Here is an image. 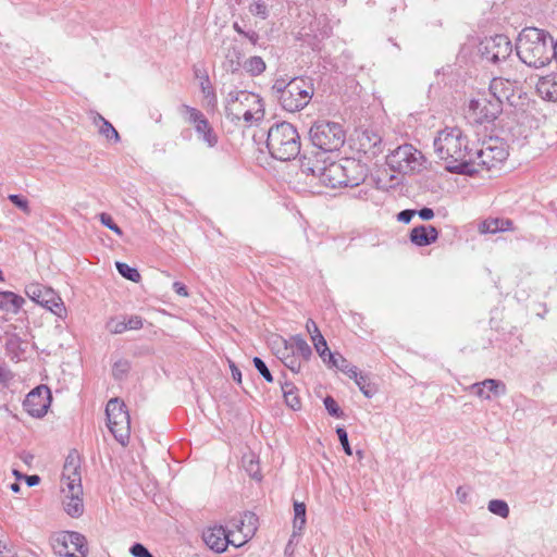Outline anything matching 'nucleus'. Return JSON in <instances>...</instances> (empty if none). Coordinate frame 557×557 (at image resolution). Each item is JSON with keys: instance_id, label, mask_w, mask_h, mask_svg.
I'll return each mask as SVG.
<instances>
[{"instance_id": "1", "label": "nucleus", "mask_w": 557, "mask_h": 557, "mask_svg": "<svg viewBox=\"0 0 557 557\" xmlns=\"http://www.w3.org/2000/svg\"><path fill=\"white\" fill-rule=\"evenodd\" d=\"M434 151L444 161L445 169L455 174L473 175L479 172L473 165V145L459 127H445L434 139Z\"/></svg>"}, {"instance_id": "2", "label": "nucleus", "mask_w": 557, "mask_h": 557, "mask_svg": "<svg viewBox=\"0 0 557 557\" xmlns=\"http://www.w3.org/2000/svg\"><path fill=\"white\" fill-rule=\"evenodd\" d=\"M516 50L525 65L534 69L544 67L557 55V39L545 29L525 27L518 36Z\"/></svg>"}, {"instance_id": "3", "label": "nucleus", "mask_w": 557, "mask_h": 557, "mask_svg": "<svg viewBox=\"0 0 557 557\" xmlns=\"http://www.w3.org/2000/svg\"><path fill=\"white\" fill-rule=\"evenodd\" d=\"M271 94L285 111L293 113L309 104L314 95V86L309 77H294L288 82L277 78L271 87Z\"/></svg>"}, {"instance_id": "4", "label": "nucleus", "mask_w": 557, "mask_h": 557, "mask_svg": "<svg viewBox=\"0 0 557 557\" xmlns=\"http://www.w3.org/2000/svg\"><path fill=\"white\" fill-rule=\"evenodd\" d=\"M265 145L270 156L278 161H290L300 154L301 143L297 128L289 122L274 123L267 131Z\"/></svg>"}, {"instance_id": "5", "label": "nucleus", "mask_w": 557, "mask_h": 557, "mask_svg": "<svg viewBox=\"0 0 557 557\" xmlns=\"http://www.w3.org/2000/svg\"><path fill=\"white\" fill-rule=\"evenodd\" d=\"M345 131L339 123L331 121H317L309 129V139L320 153L339 150L345 144Z\"/></svg>"}, {"instance_id": "6", "label": "nucleus", "mask_w": 557, "mask_h": 557, "mask_svg": "<svg viewBox=\"0 0 557 557\" xmlns=\"http://www.w3.org/2000/svg\"><path fill=\"white\" fill-rule=\"evenodd\" d=\"M106 417L114 438L126 446L131 435V418L124 401L117 397L111 398L106 406Z\"/></svg>"}, {"instance_id": "7", "label": "nucleus", "mask_w": 557, "mask_h": 557, "mask_svg": "<svg viewBox=\"0 0 557 557\" xmlns=\"http://www.w3.org/2000/svg\"><path fill=\"white\" fill-rule=\"evenodd\" d=\"M478 51L482 61L499 64L511 55L512 45L506 35H495L482 39Z\"/></svg>"}, {"instance_id": "8", "label": "nucleus", "mask_w": 557, "mask_h": 557, "mask_svg": "<svg viewBox=\"0 0 557 557\" xmlns=\"http://www.w3.org/2000/svg\"><path fill=\"white\" fill-rule=\"evenodd\" d=\"M421 159V152L412 145L406 144L392 151L386 158V163L395 172L409 174L419 170Z\"/></svg>"}, {"instance_id": "9", "label": "nucleus", "mask_w": 557, "mask_h": 557, "mask_svg": "<svg viewBox=\"0 0 557 557\" xmlns=\"http://www.w3.org/2000/svg\"><path fill=\"white\" fill-rule=\"evenodd\" d=\"M53 552L62 557H86V537L75 531H66L52 540Z\"/></svg>"}, {"instance_id": "10", "label": "nucleus", "mask_w": 557, "mask_h": 557, "mask_svg": "<svg viewBox=\"0 0 557 557\" xmlns=\"http://www.w3.org/2000/svg\"><path fill=\"white\" fill-rule=\"evenodd\" d=\"M508 152L502 143L490 139L483 143L481 147H473V165L478 166L479 172L483 169L491 170L505 161Z\"/></svg>"}, {"instance_id": "11", "label": "nucleus", "mask_w": 557, "mask_h": 557, "mask_svg": "<svg viewBox=\"0 0 557 557\" xmlns=\"http://www.w3.org/2000/svg\"><path fill=\"white\" fill-rule=\"evenodd\" d=\"M469 112L476 124L492 123L503 112V104L488 92L472 99L469 103Z\"/></svg>"}, {"instance_id": "12", "label": "nucleus", "mask_w": 557, "mask_h": 557, "mask_svg": "<svg viewBox=\"0 0 557 557\" xmlns=\"http://www.w3.org/2000/svg\"><path fill=\"white\" fill-rule=\"evenodd\" d=\"M263 99L247 90L230 91L226 97L225 115L231 122H238L245 109L262 103Z\"/></svg>"}, {"instance_id": "13", "label": "nucleus", "mask_w": 557, "mask_h": 557, "mask_svg": "<svg viewBox=\"0 0 557 557\" xmlns=\"http://www.w3.org/2000/svg\"><path fill=\"white\" fill-rule=\"evenodd\" d=\"M52 401L51 392L48 386L39 385L33 388L23 401L24 410L34 418H42Z\"/></svg>"}, {"instance_id": "14", "label": "nucleus", "mask_w": 557, "mask_h": 557, "mask_svg": "<svg viewBox=\"0 0 557 557\" xmlns=\"http://www.w3.org/2000/svg\"><path fill=\"white\" fill-rule=\"evenodd\" d=\"M233 533L231 531H227L222 525H214L206 529L203 531L202 537L206 543V545L216 552V553H223L226 550L228 545H234L236 547L242 546L245 542L236 543L231 536Z\"/></svg>"}, {"instance_id": "15", "label": "nucleus", "mask_w": 557, "mask_h": 557, "mask_svg": "<svg viewBox=\"0 0 557 557\" xmlns=\"http://www.w3.org/2000/svg\"><path fill=\"white\" fill-rule=\"evenodd\" d=\"M521 87V81L512 77H494L490 83V94L497 98L503 104L504 101L513 103L512 98Z\"/></svg>"}, {"instance_id": "16", "label": "nucleus", "mask_w": 557, "mask_h": 557, "mask_svg": "<svg viewBox=\"0 0 557 557\" xmlns=\"http://www.w3.org/2000/svg\"><path fill=\"white\" fill-rule=\"evenodd\" d=\"M82 459L76 449L69 453L65 458V462L62 471V482L65 487L82 486V473H81Z\"/></svg>"}, {"instance_id": "17", "label": "nucleus", "mask_w": 557, "mask_h": 557, "mask_svg": "<svg viewBox=\"0 0 557 557\" xmlns=\"http://www.w3.org/2000/svg\"><path fill=\"white\" fill-rule=\"evenodd\" d=\"M315 169V171H322L318 180L321 185L331 188L343 187V183H345L343 160L339 162H325L323 168L318 166Z\"/></svg>"}, {"instance_id": "18", "label": "nucleus", "mask_w": 557, "mask_h": 557, "mask_svg": "<svg viewBox=\"0 0 557 557\" xmlns=\"http://www.w3.org/2000/svg\"><path fill=\"white\" fill-rule=\"evenodd\" d=\"M63 508L72 518H78L84 513L83 486L64 487Z\"/></svg>"}, {"instance_id": "19", "label": "nucleus", "mask_w": 557, "mask_h": 557, "mask_svg": "<svg viewBox=\"0 0 557 557\" xmlns=\"http://www.w3.org/2000/svg\"><path fill=\"white\" fill-rule=\"evenodd\" d=\"M438 235V230L435 226L421 224L410 231L409 239L417 247H426L435 243Z\"/></svg>"}, {"instance_id": "20", "label": "nucleus", "mask_w": 557, "mask_h": 557, "mask_svg": "<svg viewBox=\"0 0 557 557\" xmlns=\"http://www.w3.org/2000/svg\"><path fill=\"white\" fill-rule=\"evenodd\" d=\"M343 165L345 173L343 187H355L364 181L367 176L366 169L355 159H344Z\"/></svg>"}, {"instance_id": "21", "label": "nucleus", "mask_w": 557, "mask_h": 557, "mask_svg": "<svg viewBox=\"0 0 557 557\" xmlns=\"http://www.w3.org/2000/svg\"><path fill=\"white\" fill-rule=\"evenodd\" d=\"M27 347L28 343L22 339L17 334L7 333L5 351L12 361L18 362L24 360L26 358Z\"/></svg>"}, {"instance_id": "22", "label": "nucleus", "mask_w": 557, "mask_h": 557, "mask_svg": "<svg viewBox=\"0 0 557 557\" xmlns=\"http://www.w3.org/2000/svg\"><path fill=\"white\" fill-rule=\"evenodd\" d=\"M275 356L288 368L293 373H299L301 363L295 355L293 347L286 343L285 338H281V345L275 349Z\"/></svg>"}, {"instance_id": "23", "label": "nucleus", "mask_w": 557, "mask_h": 557, "mask_svg": "<svg viewBox=\"0 0 557 557\" xmlns=\"http://www.w3.org/2000/svg\"><path fill=\"white\" fill-rule=\"evenodd\" d=\"M472 388L480 398L484 399L491 398L490 393L494 394L495 396L506 394V385L502 381L494 379H486L482 382L474 383Z\"/></svg>"}, {"instance_id": "24", "label": "nucleus", "mask_w": 557, "mask_h": 557, "mask_svg": "<svg viewBox=\"0 0 557 557\" xmlns=\"http://www.w3.org/2000/svg\"><path fill=\"white\" fill-rule=\"evenodd\" d=\"M536 91L543 99L557 101V73L543 76L536 84Z\"/></svg>"}, {"instance_id": "25", "label": "nucleus", "mask_w": 557, "mask_h": 557, "mask_svg": "<svg viewBox=\"0 0 557 557\" xmlns=\"http://www.w3.org/2000/svg\"><path fill=\"white\" fill-rule=\"evenodd\" d=\"M322 153L317 152L315 156L311 157L307 151H305L302 154H300V171L302 174H306L307 176L317 177L319 180L320 174L322 171H315V168H323L325 160H320L318 157Z\"/></svg>"}, {"instance_id": "26", "label": "nucleus", "mask_w": 557, "mask_h": 557, "mask_svg": "<svg viewBox=\"0 0 557 557\" xmlns=\"http://www.w3.org/2000/svg\"><path fill=\"white\" fill-rule=\"evenodd\" d=\"M25 304V299L10 290L0 292V310L18 313Z\"/></svg>"}, {"instance_id": "27", "label": "nucleus", "mask_w": 557, "mask_h": 557, "mask_svg": "<svg viewBox=\"0 0 557 557\" xmlns=\"http://www.w3.org/2000/svg\"><path fill=\"white\" fill-rule=\"evenodd\" d=\"M512 221L509 219L503 218H491L484 220L480 224V232L483 234H495L498 232H506L511 230Z\"/></svg>"}, {"instance_id": "28", "label": "nucleus", "mask_w": 557, "mask_h": 557, "mask_svg": "<svg viewBox=\"0 0 557 557\" xmlns=\"http://www.w3.org/2000/svg\"><path fill=\"white\" fill-rule=\"evenodd\" d=\"M243 53L237 46H232L227 49L225 53V59L223 61V69L232 74L237 73L240 67H243L242 62Z\"/></svg>"}, {"instance_id": "29", "label": "nucleus", "mask_w": 557, "mask_h": 557, "mask_svg": "<svg viewBox=\"0 0 557 557\" xmlns=\"http://www.w3.org/2000/svg\"><path fill=\"white\" fill-rule=\"evenodd\" d=\"M281 389L285 404L293 410H299L301 408V401L299 391L295 384L288 381L281 382Z\"/></svg>"}, {"instance_id": "30", "label": "nucleus", "mask_w": 557, "mask_h": 557, "mask_svg": "<svg viewBox=\"0 0 557 557\" xmlns=\"http://www.w3.org/2000/svg\"><path fill=\"white\" fill-rule=\"evenodd\" d=\"M195 131L198 137L209 147L213 148L219 143L218 134L214 132L213 127L209 123L208 119H203V121L195 126Z\"/></svg>"}, {"instance_id": "31", "label": "nucleus", "mask_w": 557, "mask_h": 557, "mask_svg": "<svg viewBox=\"0 0 557 557\" xmlns=\"http://www.w3.org/2000/svg\"><path fill=\"white\" fill-rule=\"evenodd\" d=\"M326 364L332 368H336L341 372L347 374L349 377L356 375V366L351 364L343 355L339 352L329 354Z\"/></svg>"}, {"instance_id": "32", "label": "nucleus", "mask_w": 557, "mask_h": 557, "mask_svg": "<svg viewBox=\"0 0 557 557\" xmlns=\"http://www.w3.org/2000/svg\"><path fill=\"white\" fill-rule=\"evenodd\" d=\"M47 294V292H45ZM44 308L55 314L60 319L66 318V308L62 298L53 290L48 292L47 302H44Z\"/></svg>"}, {"instance_id": "33", "label": "nucleus", "mask_w": 557, "mask_h": 557, "mask_svg": "<svg viewBox=\"0 0 557 557\" xmlns=\"http://www.w3.org/2000/svg\"><path fill=\"white\" fill-rule=\"evenodd\" d=\"M286 343L293 347V350L298 358L301 357L304 360H309L312 356L311 347L301 335H293L286 339Z\"/></svg>"}, {"instance_id": "34", "label": "nucleus", "mask_w": 557, "mask_h": 557, "mask_svg": "<svg viewBox=\"0 0 557 557\" xmlns=\"http://www.w3.org/2000/svg\"><path fill=\"white\" fill-rule=\"evenodd\" d=\"M45 292H53V289L39 283H30L25 286L26 296L40 306L47 302L48 293Z\"/></svg>"}, {"instance_id": "35", "label": "nucleus", "mask_w": 557, "mask_h": 557, "mask_svg": "<svg viewBox=\"0 0 557 557\" xmlns=\"http://www.w3.org/2000/svg\"><path fill=\"white\" fill-rule=\"evenodd\" d=\"M306 521V505L304 503L294 502L293 537L301 535Z\"/></svg>"}, {"instance_id": "36", "label": "nucleus", "mask_w": 557, "mask_h": 557, "mask_svg": "<svg viewBox=\"0 0 557 557\" xmlns=\"http://www.w3.org/2000/svg\"><path fill=\"white\" fill-rule=\"evenodd\" d=\"M350 377L354 379V381L357 384V386L359 387L360 392L367 398H372L376 394V392H377L376 385L369 380L368 375L359 372L358 369L356 370V375L352 374Z\"/></svg>"}, {"instance_id": "37", "label": "nucleus", "mask_w": 557, "mask_h": 557, "mask_svg": "<svg viewBox=\"0 0 557 557\" xmlns=\"http://www.w3.org/2000/svg\"><path fill=\"white\" fill-rule=\"evenodd\" d=\"M243 467L248 475L257 481L262 479L260 473L259 460L255 454L244 455L242 459Z\"/></svg>"}, {"instance_id": "38", "label": "nucleus", "mask_w": 557, "mask_h": 557, "mask_svg": "<svg viewBox=\"0 0 557 557\" xmlns=\"http://www.w3.org/2000/svg\"><path fill=\"white\" fill-rule=\"evenodd\" d=\"M95 124H99V133L104 136L107 139L111 140L113 139L115 143L120 141V135L117 131L113 127V125L106 120L102 115L97 114V116L94 120Z\"/></svg>"}, {"instance_id": "39", "label": "nucleus", "mask_w": 557, "mask_h": 557, "mask_svg": "<svg viewBox=\"0 0 557 557\" xmlns=\"http://www.w3.org/2000/svg\"><path fill=\"white\" fill-rule=\"evenodd\" d=\"M243 67L250 76H258L265 71L267 65L261 57L253 55L243 63Z\"/></svg>"}, {"instance_id": "40", "label": "nucleus", "mask_w": 557, "mask_h": 557, "mask_svg": "<svg viewBox=\"0 0 557 557\" xmlns=\"http://www.w3.org/2000/svg\"><path fill=\"white\" fill-rule=\"evenodd\" d=\"M242 117L247 124L261 121L264 117V103L262 102L257 106L245 109L240 113V119Z\"/></svg>"}, {"instance_id": "41", "label": "nucleus", "mask_w": 557, "mask_h": 557, "mask_svg": "<svg viewBox=\"0 0 557 557\" xmlns=\"http://www.w3.org/2000/svg\"><path fill=\"white\" fill-rule=\"evenodd\" d=\"M115 268L121 276H123L124 278H126L131 282L138 283L141 278L138 270L136 268L128 265L125 262H121V261L115 262Z\"/></svg>"}, {"instance_id": "42", "label": "nucleus", "mask_w": 557, "mask_h": 557, "mask_svg": "<svg viewBox=\"0 0 557 557\" xmlns=\"http://www.w3.org/2000/svg\"><path fill=\"white\" fill-rule=\"evenodd\" d=\"M131 370V362L127 359H119L113 363L112 375L115 380H123Z\"/></svg>"}, {"instance_id": "43", "label": "nucleus", "mask_w": 557, "mask_h": 557, "mask_svg": "<svg viewBox=\"0 0 557 557\" xmlns=\"http://www.w3.org/2000/svg\"><path fill=\"white\" fill-rule=\"evenodd\" d=\"M487 508L492 513L499 516L500 518H507L509 516V506L503 499L490 500Z\"/></svg>"}, {"instance_id": "44", "label": "nucleus", "mask_w": 557, "mask_h": 557, "mask_svg": "<svg viewBox=\"0 0 557 557\" xmlns=\"http://www.w3.org/2000/svg\"><path fill=\"white\" fill-rule=\"evenodd\" d=\"M182 109H183V110L185 111V113H186V120H187V122H188V123H190V124H193V125H194V127H195L197 124L201 123V122L203 121V119H207V117L205 116V114H203L200 110H198V109H196V108L189 107V106H187V104H183V106H182Z\"/></svg>"}, {"instance_id": "45", "label": "nucleus", "mask_w": 557, "mask_h": 557, "mask_svg": "<svg viewBox=\"0 0 557 557\" xmlns=\"http://www.w3.org/2000/svg\"><path fill=\"white\" fill-rule=\"evenodd\" d=\"M249 12L253 16H258L262 20H267L269 17V8L264 0H257L253 1L249 5Z\"/></svg>"}, {"instance_id": "46", "label": "nucleus", "mask_w": 557, "mask_h": 557, "mask_svg": "<svg viewBox=\"0 0 557 557\" xmlns=\"http://www.w3.org/2000/svg\"><path fill=\"white\" fill-rule=\"evenodd\" d=\"M312 343L323 362L326 363L329 359V354L333 352L329 349L326 341L323 337V335H319V338H313Z\"/></svg>"}, {"instance_id": "47", "label": "nucleus", "mask_w": 557, "mask_h": 557, "mask_svg": "<svg viewBox=\"0 0 557 557\" xmlns=\"http://www.w3.org/2000/svg\"><path fill=\"white\" fill-rule=\"evenodd\" d=\"M324 407L330 416L334 418H344V411L332 396H326L323 400Z\"/></svg>"}, {"instance_id": "48", "label": "nucleus", "mask_w": 557, "mask_h": 557, "mask_svg": "<svg viewBox=\"0 0 557 557\" xmlns=\"http://www.w3.org/2000/svg\"><path fill=\"white\" fill-rule=\"evenodd\" d=\"M8 199L25 214H30L29 201L22 195L10 194Z\"/></svg>"}, {"instance_id": "49", "label": "nucleus", "mask_w": 557, "mask_h": 557, "mask_svg": "<svg viewBox=\"0 0 557 557\" xmlns=\"http://www.w3.org/2000/svg\"><path fill=\"white\" fill-rule=\"evenodd\" d=\"M252 362L259 374L267 382L272 383L274 379L265 362L260 357H253Z\"/></svg>"}, {"instance_id": "50", "label": "nucleus", "mask_w": 557, "mask_h": 557, "mask_svg": "<svg viewBox=\"0 0 557 557\" xmlns=\"http://www.w3.org/2000/svg\"><path fill=\"white\" fill-rule=\"evenodd\" d=\"M99 220L101 224L111 231H113L116 235L122 236L123 231L122 228L113 221L112 216L108 213H100Z\"/></svg>"}, {"instance_id": "51", "label": "nucleus", "mask_w": 557, "mask_h": 557, "mask_svg": "<svg viewBox=\"0 0 557 557\" xmlns=\"http://www.w3.org/2000/svg\"><path fill=\"white\" fill-rule=\"evenodd\" d=\"M336 434L338 436V441H339V443H341L345 454L348 455V456H351L352 455V450H351V447L349 445L348 433L345 430V428L344 426H337L336 428Z\"/></svg>"}, {"instance_id": "52", "label": "nucleus", "mask_w": 557, "mask_h": 557, "mask_svg": "<svg viewBox=\"0 0 557 557\" xmlns=\"http://www.w3.org/2000/svg\"><path fill=\"white\" fill-rule=\"evenodd\" d=\"M200 88H201V91L205 96V98L207 99H212V100H215V94H214V90L211 86V83H210V79H209V76L208 75H203L201 77V81H200Z\"/></svg>"}, {"instance_id": "53", "label": "nucleus", "mask_w": 557, "mask_h": 557, "mask_svg": "<svg viewBox=\"0 0 557 557\" xmlns=\"http://www.w3.org/2000/svg\"><path fill=\"white\" fill-rule=\"evenodd\" d=\"M129 553L133 557H154L141 543H134L129 548Z\"/></svg>"}, {"instance_id": "54", "label": "nucleus", "mask_w": 557, "mask_h": 557, "mask_svg": "<svg viewBox=\"0 0 557 557\" xmlns=\"http://www.w3.org/2000/svg\"><path fill=\"white\" fill-rule=\"evenodd\" d=\"M414 215H416L414 209H405L397 213V221L408 224L411 222V220Z\"/></svg>"}, {"instance_id": "55", "label": "nucleus", "mask_w": 557, "mask_h": 557, "mask_svg": "<svg viewBox=\"0 0 557 557\" xmlns=\"http://www.w3.org/2000/svg\"><path fill=\"white\" fill-rule=\"evenodd\" d=\"M108 329L112 334H122L127 330L125 321H111L108 323Z\"/></svg>"}, {"instance_id": "56", "label": "nucleus", "mask_w": 557, "mask_h": 557, "mask_svg": "<svg viewBox=\"0 0 557 557\" xmlns=\"http://www.w3.org/2000/svg\"><path fill=\"white\" fill-rule=\"evenodd\" d=\"M126 322L127 330H139L143 327V319L139 315H131Z\"/></svg>"}, {"instance_id": "57", "label": "nucleus", "mask_w": 557, "mask_h": 557, "mask_svg": "<svg viewBox=\"0 0 557 557\" xmlns=\"http://www.w3.org/2000/svg\"><path fill=\"white\" fill-rule=\"evenodd\" d=\"M306 329L307 332L310 334L311 341H313V338H319V335H322L317 323L311 319L307 321Z\"/></svg>"}, {"instance_id": "58", "label": "nucleus", "mask_w": 557, "mask_h": 557, "mask_svg": "<svg viewBox=\"0 0 557 557\" xmlns=\"http://www.w3.org/2000/svg\"><path fill=\"white\" fill-rule=\"evenodd\" d=\"M416 214L419 215L421 220L429 221L434 218V211L431 208L423 207L420 210H416Z\"/></svg>"}, {"instance_id": "59", "label": "nucleus", "mask_w": 557, "mask_h": 557, "mask_svg": "<svg viewBox=\"0 0 557 557\" xmlns=\"http://www.w3.org/2000/svg\"><path fill=\"white\" fill-rule=\"evenodd\" d=\"M173 289L177 295H180L182 297L188 296V289H187L186 285L181 282H174Z\"/></svg>"}, {"instance_id": "60", "label": "nucleus", "mask_w": 557, "mask_h": 557, "mask_svg": "<svg viewBox=\"0 0 557 557\" xmlns=\"http://www.w3.org/2000/svg\"><path fill=\"white\" fill-rule=\"evenodd\" d=\"M230 369L232 372L233 380L235 382H237L238 384H240L242 383V372L238 369V367L233 361H230Z\"/></svg>"}, {"instance_id": "61", "label": "nucleus", "mask_w": 557, "mask_h": 557, "mask_svg": "<svg viewBox=\"0 0 557 557\" xmlns=\"http://www.w3.org/2000/svg\"><path fill=\"white\" fill-rule=\"evenodd\" d=\"M23 480L25 481L28 487L36 486L40 483V476L37 474H25V476H23Z\"/></svg>"}, {"instance_id": "62", "label": "nucleus", "mask_w": 557, "mask_h": 557, "mask_svg": "<svg viewBox=\"0 0 557 557\" xmlns=\"http://www.w3.org/2000/svg\"><path fill=\"white\" fill-rule=\"evenodd\" d=\"M243 36L246 37L253 46L258 45V41L260 39L259 34L252 29L246 30Z\"/></svg>"}, {"instance_id": "63", "label": "nucleus", "mask_w": 557, "mask_h": 557, "mask_svg": "<svg viewBox=\"0 0 557 557\" xmlns=\"http://www.w3.org/2000/svg\"><path fill=\"white\" fill-rule=\"evenodd\" d=\"M0 557H15L12 549L2 541H0Z\"/></svg>"}, {"instance_id": "64", "label": "nucleus", "mask_w": 557, "mask_h": 557, "mask_svg": "<svg viewBox=\"0 0 557 557\" xmlns=\"http://www.w3.org/2000/svg\"><path fill=\"white\" fill-rule=\"evenodd\" d=\"M11 379H12L11 371L5 367L0 366V383H7Z\"/></svg>"}]
</instances>
